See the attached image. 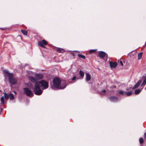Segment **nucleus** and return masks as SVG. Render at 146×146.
Listing matches in <instances>:
<instances>
[{
  "label": "nucleus",
  "instance_id": "obj_35",
  "mask_svg": "<svg viewBox=\"0 0 146 146\" xmlns=\"http://www.w3.org/2000/svg\"><path fill=\"white\" fill-rule=\"evenodd\" d=\"M19 36H20V37H21V36H20V35H19Z\"/></svg>",
  "mask_w": 146,
  "mask_h": 146
},
{
  "label": "nucleus",
  "instance_id": "obj_21",
  "mask_svg": "<svg viewBox=\"0 0 146 146\" xmlns=\"http://www.w3.org/2000/svg\"><path fill=\"white\" fill-rule=\"evenodd\" d=\"M141 90L139 89L136 90L135 91V94H139L141 92Z\"/></svg>",
  "mask_w": 146,
  "mask_h": 146
},
{
  "label": "nucleus",
  "instance_id": "obj_28",
  "mask_svg": "<svg viewBox=\"0 0 146 146\" xmlns=\"http://www.w3.org/2000/svg\"><path fill=\"white\" fill-rule=\"evenodd\" d=\"M96 51V50H91L90 51V53H92Z\"/></svg>",
  "mask_w": 146,
  "mask_h": 146
},
{
  "label": "nucleus",
  "instance_id": "obj_1",
  "mask_svg": "<svg viewBox=\"0 0 146 146\" xmlns=\"http://www.w3.org/2000/svg\"><path fill=\"white\" fill-rule=\"evenodd\" d=\"M53 84L51 85V87L52 89H62L66 88L67 85L65 81H64L61 85H60L61 81L57 77L54 78L53 81Z\"/></svg>",
  "mask_w": 146,
  "mask_h": 146
},
{
  "label": "nucleus",
  "instance_id": "obj_32",
  "mask_svg": "<svg viewBox=\"0 0 146 146\" xmlns=\"http://www.w3.org/2000/svg\"><path fill=\"white\" fill-rule=\"evenodd\" d=\"M14 92L15 93V94H16V93H17V92H15V91H14Z\"/></svg>",
  "mask_w": 146,
  "mask_h": 146
},
{
  "label": "nucleus",
  "instance_id": "obj_19",
  "mask_svg": "<svg viewBox=\"0 0 146 146\" xmlns=\"http://www.w3.org/2000/svg\"><path fill=\"white\" fill-rule=\"evenodd\" d=\"M78 56L80 58H81L84 59H85L86 57L85 56L81 54H78Z\"/></svg>",
  "mask_w": 146,
  "mask_h": 146
},
{
  "label": "nucleus",
  "instance_id": "obj_16",
  "mask_svg": "<svg viewBox=\"0 0 146 146\" xmlns=\"http://www.w3.org/2000/svg\"><path fill=\"white\" fill-rule=\"evenodd\" d=\"M9 97L10 98V99L11 100H13L15 97L13 96V95L12 94H9Z\"/></svg>",
  "mask_w": 146,
  "mask_h": 146
},
{
  "label": "nucleus",
  "instance_id": "obj_30",
  "mask_svg": "<svg viewBox=\"0 0 146 146\" xmlns=\"http://www.w3.org/2000/svg\"><path fill=\"white\" fill-rule=\"evenodd\" d=\"M120 65H121V66H123V62H122V61H120Z\"/></svg>",
  "mask_w": 146,
  "mask_h": 146
},
{
  "label": "nucleus",
  "instance_id": "obj_12",
  "mask_svg": "<svg viewBox=\"0 0 146 146\" xmlns=\"http://www.w3.org/2000/svg\"><path fill=\"white\" fill-rule=\"evenodd\" d=\"M29 78L31 82L33 83H35L36 82H38L33 77L29 76Z\"/></svg>",
  "mask_w": 146,
  "mask_h": 146
},
{
  "label": "nucleus",
  "instance_id": "obj_13",
  "mask_svg": "<svg viewBox=\"0 0 146 146\" xmlns=\"http://www.w3.org/2000/svg\"><path fill=\"white\" fill-rule=\"evenodd\" d=\"M36 78L38 79H41L42 78V74H35Z\"/></svg>",
  "mask_w": 146,
  "mask_h": 146
},
{
  "label": "nucleus",
  "instance_id": "obj_31",
  "mask_svg": "<svg viewBox=\"0 0 146 146\" xmlns=\"http://www.w3.org/2000/svg\"><path fill=\"white\" fill-rule=\"evenodd\" d=\"M71 54L73 56H75V54L74 53H71Z\"/></svg>",
  "mask_w": 146,
  "mask_h": 146
},
{
  "label": "nucleus",
  "instance_id": "obj_5",
  "mask_svg": "<svg viewBox=\"0 0 146 146\" xmlns=\"http://www.w3.org/2000/svg\"><path fill=\"white\" fill-rule=\"evenodd\" d=\"M24 92L26 95L32 97L33 96V94L32 91L28 88H25L23 89Z\"/></svg>",
  "mask_w": 146,
  "mask_h": 146
},
{
  "label": "nucleus",
  "instance_id": "obj_3",
  "mask_svg": "<svg viewBox=\"0 0 146 146\" xmlns=\"http://www.w3.org/2000/svg\"><path fill=\"white\" fill-rule=\"evenodd\" d=\"M3 73L6 76H7L9 77V80L11 84L14 85L17 83V80L14 77L13 73H9L7 70H4Z\"/></svg>",
  "mask_w": 146,
  "mask_h": 146
},
{
  "label": "nucleus",
  "instance_id": "obj_34",
  "mask_svg": "<svg viewBox=\"0 0 146 146\" xmlns=\"http://www.w3.org/2000/svg\"><path fill=\"white\" fill-rule=\"evenodd\" d=\"M74 52H78V51H74Z\"/></svg>",
  "mask_w": 146,
  "mask_h": 146
},
{
  "label": "nucleus",
  "instance_id": "obj_23",
  "mask_svg": "<svg viewBox=\"0 0 146 146\" xmlns=\"http://www.w3.org/2000/svg\"><path fill=\"white\" fill-rule=\"evenodd\" d=\"M4 96H2L1 97V104H3L4 103Z\"/></svg>",
  "mask_w": 146,
  "mask_h": 146
},
{
  "label": "nucleus",
  "instance_id": "obj_24",
  "mask_svg": "<svg viewBox=\"0 0 146 146\" xmlns=\"http://www.w3.org/2000/svg\"><path fill=\"white\" fill-rule=\"evenodd\" d=\"M119 93L121 95H124L125 94V92H124L122 90H120L119 91Z\"/></svg>",
  "mask_w": 146,
  "mask_h": 146
},
{
  "label": "nucleus",
  "instance_id": "obj_17",
  "mask_svg": "<svg viewBox=\"0 0 146 146\" xmlns=\"http://www.w3.org/2000/svg\"><path fill=\"white\" fill-rule=\"evenodd\" d=\"M21 32L22 33L25 35H27V31L25 30H21Z\"/></svg>",
  "mask_w": 146,
  "mask_h": 146
},
{
  "label": "nucleus",
  "instance_id": "obj_27",
  "mask_svg": "<svg viewBox=\"0 0 146 146\" xmlns=\"http://www.w3.org/2000/svg\"><path fill=\"white\" fill-rule=\"evenodd\" d=\"M139 142L141 144L143 142V139L142 138H140L139 139Z\"/></svg>",
  "mask_w": 146,
  "mask_h": 146
},
{
  "label": "nucleus",
  "instance_id": "obj_14",
  "mask_svg": "<svg viewBox=\"0 0 146 146\" xmlns=\"http://www.w3.org/2000/svg\"><path fill=\"white\" fill-rule=\"evenodd\" d=\"M57 51L59 53H63L64 50V49L62 48H57Z\"/></svg>",
  "mask_w": 146,
  "mask_h": 146
},
{
  "label": "nucleus",
  "instance_id": "obj_6",
  "mask_svg": "<svg viewBox=\"0 0 146 146\" xmlns=\"http://www.w3.org/2000/svg\"><path fill=\"white\" fill-rule=\"evenodd\" d=\"M47 44V42L44 40H42L41 41H39L38 42V45L43 48H45L44 45H46Z\"/></svg>",
  "mask_w": 146,
  "mask_h": 146
},
{
  "label": "nucleus",
  "instance_id": "obj_9",
  "mask_svg": "<svg viewBox=\"0 0 146 146\" xmlns=\"http://www.w3.org/2000/svg\"><path fill=\"white\" fill-rule=\"evenodd\" d=\"M109 98L111 101L113 102H116L118 100V98L115 96H111Z\"/></svg>",
  "mask_w": 146,
  "mask_h": 146
},
{
  "label": "nucleus",
  "instance_id": "obj_29",
  "mask_svg": "<svg viewBox=\"0 0 146 146\" xmlns=\"http://www.w3.org/2000/svg\"><path fill=\"white\" fill-rule=\"evenodd\" d=\"M76 77L75 76H73V77L72 78V80L74 81L76 79Z\"/></svg>",
  "mask_w": 146,
  "mask_h": 146
},
{
  "label": "nucleus",
  "instance_id": "obj_7",
  "mask_svg": "<svg viewBox=\"0 0 146 146\" xmlns=\"http://www.w3.org/2000/svg\"><path fill=\"white\" fill-rule=\"evenodd\" d=\"M99 56L101 58H104L106 56V57L108 56V55L106 54V53L103 51H99Z\"/></svg>",
  "mask_w": 146,
  "mask_h": 146
},
{
  "label": "nucleus",
  "instance_id": "obj_2",
  "mask_svg": "<svg viewBox=\"0 0 146 146\" xmlns=\"http://www.w3.org/2000/svg\"><path fill=\"white\" fill-rule=\"evenodd\" d=\"M27 86L30 89L32 88L35 94L37 95H40L42 93V90L40 88V86L38 82H36L35 84L34 87L33 88L32 84L30 83H29Z\"/></svg>",
  "mask_w": 146,
  "mask_h": 146
},
{
  "label": "nucleus",
  "instance_id": "obj_10",
  "mask_svg": "<svg viewBox=\"0 0 146 146\" xmlns=\"http://www.w3.org/2000/svg\"><path fill=\"white\" fill-rule=\"evenodd\" d=\"M141 80H139L138 81L137 83L135 85L134 87L132 89H135L137 88L140 85L141 83Z\"/></svg>",
  "mask_w": 146,
  "mask_h": 146
},
{
  "label": "nucleus",
  "instance_id": "obj_22",
  "mask_svg": "<svg viewBox=\"0 0 146 146\" xmlns=\"http://www.w3.org/2000/svg\"><path fill=\"white\" fill-rule=\"evenodd\" d=\"M132 94V92L131 91L125 92V94L127 96H130Z\"/></svg>",
  "mask_w": 146,
  "mask_h": 146
},
{
  "label": "nucleus",
  "instance_id": "obj_20",
  "mask_svg": "<svg viewBox=\"0 0 146 146\" xmlns=\"http://www.w3.org/2000/svg\"><path fill=\"white\" fill-rule=\"evenodd\" d=\"M142 55V53H140L138 54V60H140L141 58Z\"/></svg>",
  "mask_w": 146,
  "mask_h": 146
},
{
  "label": "nucleus",
  "instance_id": "obj_25",
  "mask_svg": "<svg viewBox=\"0 0 146 146\" xmlns=\"http://www.w3.org/2000/svg\"><path fill=\"white\" fill-rule=\"evenodd\" d=\"M4 98L5 99H7L9 97V95H8L7 93H5L4 94Z\"/></svg>",
  "mask_w": 146,
  "mask_h": 146
},
{
  "label": "nucleus",
  "instance_id": "obj_33",
  "mask_svg": "<svg viewBox=\"0 0 146 146\" xmlns=\"http://www.w3.org/2000/svg\"><path fill=\"white\" fill-rule=\"evenodd\" d=\"M145 46L146 47V41L145 43Z\"/></svg>",
  "mask_w": 146,
  "mask_h": 146
},
{
  "label": "nucleus",
  "instance_id": "obj_26",
  "mask_svg": "<svg viewBox=\"0 0 146 146\" xmlns=\"http://www.w3.org/2000/svg\"><path fill=\"white\" fill-rule=\"evenodd\" d=\"M106 92V90H104L103 91H101L100 92V94L102 95H103Z\"/></svg>",
  "mask_w": 146,
  "mask_h": 146
},
{
  "label": "nucleus",
  "instance_id": "obj_8",
  "mask_svg": "<svg viewBox=\"0 0 146 146\" xmlns=\"http://www.w3.org/2000/svg\"><path fill=\"white\" fill-rule=\"evenodd\" d=\"M110 67L111 68H115L117 65L116 62H113L111 61L110 62Z\"/></svg>",
  "mask_w": 146,
  "mask_h": 146
},
{
  "label": "nucleus",
  "instance_id": "obj_11",
  "mask_svg": "<svg viewBox=\"0 0 146 146\" xmlns=\"http://www.w3.org/2000/svg\"><path fill=\"white\" fill-rule=\"evenodd\" d=\"M91 79V76L88 73L86 74V81H90Z\"/></svg>",
  "mask_w": 146,
  "mask_h": 146
},
{
  "label": "nucleus",
  "instance_id": "obj_18",
  "mask_svg": "<svg viewBox=\"0 0 146 146\" xmlns=\"http://www.w3.org/2000/svg\"><path fill=\"white\" fill-rule=\"evenodd\" d=\"M144 78L145 79L143 81V82L141 85V86H144L146 84V77H145Z\"/></svg>",
  "mask_w": 146,
  "mask_h": 146
},
{
  "label": "nucleus",
  "instance_id": "obj_4",
  "mask_svg": "<svg viewBox=\"0 0 146 146\" xmlns=\"http://www.w3.org/2000/svg\"><path fill=\"white\" fill-rule=\"evenodd\" d=\"M39 84H40L43 88V89H45L47 88L48 87V82L44 80H42L38 82Z\"/></svg>",
  "mask_w": 146,
  "mask_h": 146
},
{
  "label": "nucleus",
  "instance_id": "obj_15",
  "mask_svg": "<svg viewBox=\"0 0 146 146\" xmlns=\"http://www.w3.org/2000/svg\"><path fill=\"white\" fill-rule=\"evenodd\" d=\"M79 74L80 76V77H82V78H83L84 74V72L82 71L81 70H80L79 71Z\"/></svg>",
  "mask_w": 146,
  "mask_h": 146
}]
</instances>
